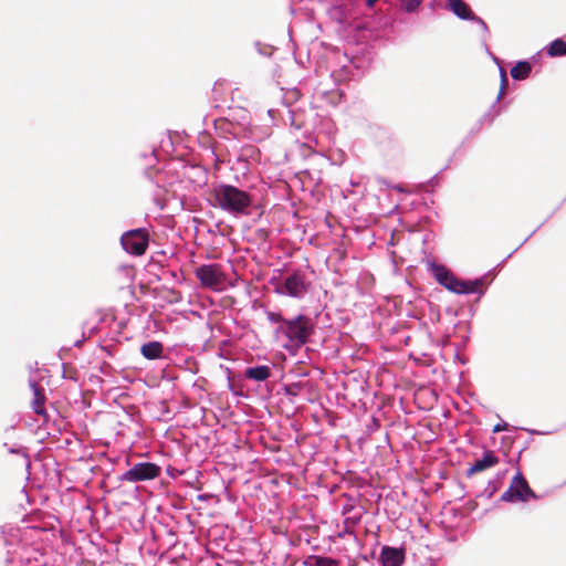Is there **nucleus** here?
Returning a JSON list of instances; mask_svg holds the SVG:
<instances>
[{
    "mask_svg": "<svg viewBox=\"0 0 566 566\" xmlns=\"http://www.w3.org/2000/svg\"><path fill=\"white\" fill-rule=\"evenodd\" d=\"M214 206L234 217L248 216L252 196L235 186L220 184L213 188Z\"/></svg>",
    "mask_w": 566,
    "mask_h": 566,
    "instance_id": "obj_1",
    "label": "nucleus"
},
{
    "mask_svg": "<svg viewBox=\"0 0 566 566\" xmlns=\"http://www.w3.org/2000/svg\"><path fill=\"white\" fill-rule=\"evenodd\" d=\"M275 332L287 338V343L283 345L285 349L289 352L297 350L308 342L313 333L312 319L300 314L284 322L282 326H277Z\"/></svg>",
    "mask_w": 566,
    "mask_h": 566,
    "instance_id": "obj_2",
    "label": "nucleus"
},
{
    "mask_svg": "<svg viewBox=\"0 0 566 566\" xmlns=\"http://www.w3.org/2000/svg\"><path fill=\"white\" fill-rule=\"evenodd\" d=\"M308 283L306 282L305 274L301 271H295L287 275L282 282L274 286V292L280 295H285L294 298H303L307 293Z\"/></svg>",
    "mask_w": 566,
    "mask_h": 566,
    "instance_id": "obj_3",
    "label": "nucleus"
},
{
    "mask_svg": "<svg viewBox=\"0 0 566 566\" xmlns=\"http://www.w3.org/2000/svg\"><path fill=\"white\" fill-rule=\"evenodd\" d=\"M148 244L149 234L144 228L128 230L120 237L122 248L132 255H143L146 252Z\"/></svg>",
    "mask_w": 566,
    "mask_h": 566,
    "instance_id": "obj_4",
    "label": "nucleus"
},
{
    "mask_svg": "<svg viewBox=\"0 0 566 566\" xmlns=\"http://www.w3.org/2000/svg\"><path fill=\"white\" fill-rule=\"evenodd\" d=\"M530 499H537V495L530 488L522 473L517 472L512 480L511 486L501 495V500L504 502H526Z\"/></svg>",
    "mask_w": 566,
    "mask_h": 566,
    "instance_id": "obj_5",
    "label": "nucleus"
},
{
    "mask_svg": "<svg viewBox=\"0 0 566 566\" xmlns=\"http://www.w3.org/2000/svg\"><path fill=\"white\" fill-rule=\"evenodd\" d=\"M160 474V467L151 462H140L124 472L119 480L123 482H140L153 480Z\"/></svg>",
    "mask_w": 566,
    "mask_h": 566,
    "instance_id": "obj_6",
    "label": "nucleus"
},
{
    "mask_svg": "<svg viewBox=\"0 0 566 566\" xmlns=\"http://www.w3.org/2000/svg\"><path fill=\"white\" fill-rule=\"evenodd\" d=\"M196 276L201 285L218 291L221 289L224 276L218 264H202L196 269Z\"/></svg>",
    "mask_w": 566,
    "mask_h": 566,
    "instance_id": "obj_7",
    "label": "nucleus"
},
{
    "mask_svg": "<svg viewBox=\"0 0 566 566\" xmlns=\"http://www.w3.org/2000/svg\"><path fill=\"white\" fill-rule=\"evenodd\" d=\"M448 8L461 20H469L478 23L485 35L489 34L486 23L478 15H475L470 6L463 0H449Z\"/></svg>",
    "mask_w": 566,
    "mask_h": 566,
    "instance_id": "obj_8",
    "label": "nucleus"
},
{
    "mask_svg": "<svg viewBox=\"0 0 566 566\" xmlns=\"http://www.w3.org/2000/svg\"><path fill=\"white\" fill-rule=\"evenodd\" d=\"M405 553L401 548L384 546L380 553L381 566H401Z\"/></svg>",
    "mask_w": 566,
    "mask_h": 566,
    "instance_id": "obj_9",
    "label": "nucleus"
},
{
    "mask_svg": "<svg viewBox=\"0 0 566 566\" xmlns=\"http://www.w3.org/2000/svg\"><path fill=\"white\" fill-rule=\"evenodd\" d=\"M499 462L497 457L492 451H486L482 459L476 460L475 463L468 470V476H471L478 472L484 471Z\"/></svg>",
    "mask_w": 566,
    "mask_h": 566,
    "instance_id": "obj_10",
    "label": "nucleus"
},
{
    "mask_svg": "<svg viewBox=\"0 0 566 566\" xmlns=\"http://www.w3.org/2000/svg\"><path fill=\"white\" fill-rule=\"evenodd\" d=\"M142 355L149 360L158 359L163 357L164 345L160 342L151 340L145 343L140 348Z\"/></svg>",
    "mask_w": 566,
    "mask_h": 566,
    "instance_id": "obj_11",
    "label": "nucleus"
},
{
    "mask_svg": "<svg viewBox=\"0 0 566 566\" xmlns=\"http://www.w3.org/2000/svg\"><path fill=\"white\" fill-rule=\"evenodd\" d=\"M30 387H31V389L33 391V396H34L33 401H32V409L36 415L44 416L45 409L43 407V403L45 400V396H44L43 389H41L38 386V384L33 380L30 381Z\"/></svg>",
    "mask_w": 566,
    "mask_h": 566,
    "instance_id": "obj_12",
    "label": "nucleus"
},
{
    "mask_svg": "<svg viewBox=\"0 0 566 566\" xmlns=\"http://www.w3.org/2000/svg\"><path fill=\"white\" fill-rule=\"evenodd\" d=\"M244 376L251 380L264 381L271 376V368L266 365L248 367L244 371Z\"/></svg>",
    "mask_w": 566,
    "mask_h": 566,
    "instance_id": "obj_13",
    "label": "nucleus"
},
{
    "mask_svg": "<svg viewBox=\"0 0 566 566\" xmlns=\"http://www.w3.org/2000/svg\"><path fill=\"white\" fill-rule=\"evenodd\" d=\"M268 114L272 118V120H275L277 117H281L285 122L289 118L291 120V125L296 126V128L301 127V125L296 124L294 120V112L290 108V101H284L283 112L275 108H269Z\"/></svg>",
    "mask_w": 566,
    "mask_h": 566,
    "instance_id": "obj_14",
    "label": "nucleus"
},
{
    "mask_svg": "<svg viewBox=\"0 0 566 566\" xmlns=\"http://www.w3.org/2000/svg\"><path fill=\"white\" fill-rule=\"evenodd\" d=\"M532 72V65L527 61H520L511 69V76L515 81H522L528 77Z\"/></svg>",
    "mask_w": 566,
    "mask_h": 566,
    "instance_id": "obj_15",
    "label": "nucleus"
},
{
    "mask_svg": "<svg viewBox=\"0 0 566 566\" xmlns=\"http://www.w3.org/2000/svg\"><path fill=\"white\" fill-rule=\"evenodd\" d=\"M464 290L465 294L478 293L479 295H483L485 293L484 286L486 285V276H481L474 280H464Z\"/></svg>",
    "mask_w": 566,
    "mask_h": 566,
    "instance_id": "obj_16",
    "label": "nucleus"
},
{
    "mask_svg": "<svg viewBox=\"0 0 566 566\" xmlns=\"http://www.w3.org/2000/svg\"><path fill=\"white\" fill-rule=\"evenodd\" d=\"M304 566H338V562L332 557L311 555L303 562Z\"/></svg>",
    "mask_w": 566,
    "mask_h": 566,
    "instance_id": "obj_17",
    "label": "nucleus"
},
{
    "mask_svg": "<svg viewBox=\"0 0 566 566\" xmlns=\"http://www.w3.org/2000/svg\"><path fill=\"white\" fill-rule=\"evenodd\" d=\"M547 54L552 57L566 55V42L562 39H556L547 48Z\"/></svg>",
    "mask_w": 566,
    "mask_h": 566,
    "instance_id": "obj_18",
    "label": "nucleus"
},
{
    "mask_svg": "<svg viewBox=\"0 0 566 566\" xmlns=\"http://www.w3.org/2000/svg\"><path fill=\"white\" fill-rule=\"evenodd\" d=\"M432 273L439 284L443 282V280L447 279V276L451 273L444 265L442 264H432Z\"/></svg>",
    "mask_w": 566,
    "mask_h": 566,
    "instance_id": "obj_19",
    "label": "nucleus"
},
{
    "mask_svg": "<svg viewBox=\"0 0 566 566\" xmlns=\"http://www.w3.org/2000/svg\"><path fill=\"white\" fill-rule=\"evenodd\" d=\"M304 385L302 382H292L284 386V394L289 397H295L300 395Z\"/></svg>",
    "mask_w": 566,
    "mask_h": 566,
    "instance_id": "obj_20",
    "label": "nucleus"
},
{
    "mask_svg": "<svg viewBox=\"0 0 566 566\" xmlns=\"http://www.w3.org/2000/svg\"><path fill=\"white\" fill-rule=\"evenodd\" d=\"M265 315L270 323L277 324V326H282L284 322L287 321V318H284L280 312L266 311Z\"/></svg>",
    "mask_w": 566,
    "mask_h": 566,
    "instance_id": "obj_21",
    "label": "nucleus"
},
{
    "mask_svg": "<svg viewBox=\"0 0 566 566\" xmlns=\"http://www.w3.org/2000/svg\"><path fill=\"white\" fill-rule=\"evenodd\" d=\"M424 0H401L403 9L408 13L416 12Z\"/></svg>",
    "mask_w": 566,
    "mask_h": 566,
    "instance_id": "obj_22",
    "label": "nucleus"
},
{
    "mask_svg": "<svg viewBox=\"0 0 566 566\" xmlns=\"http://www.w3.org/2000/svg\"><path fill=\"white\" fill-rule=\"evenodd\" d=\"M464 280H460L455 276L451 292L455 294H465L467 290H464Z\"/></svg>",
    "mask_w": 566,
    "mask_h": 566,
    "instance_id": "obj_23",
    "label": "nucleus"
},
{
    "mask_svg": "<svg viewBox=\"0 0 566 566\" xmlns=\"http://www.w3.org/2000/svg\"><path fill=\"white\" fill-rule=\"evenodd\" d=\"M454 279H455V275L451 272L446 280H443V282L440 284L442 285L444 289H447L448 291L451 292L452 290V286H453V283H454Z\"/></svg>",
    "mask_w": 566,
    "mask_h": 566,
    "instance_id": "obj_24",
    "label": "nucleus"
},
{
    "mask_svg": "<svg viewBox=\"0 0 566 566\" xmlns=\"http://www.w3.org/2000/svg\"><path fill=\"white\" fill-rule=\"evenodd\" d=\"M501 71V82H502V85H501V91H500V94L497 96V99L501 98V95L503 93V90H504V84L507 82V77H506V73L503 69L500 70Z\"/></svg>",
    "mask_w": 566,
    "mask_h": 566,
    "instance_id": "obj_25",
    "label": "nucleus"
},
{
    "mask_svg": "<svg viewBox=\"0 0 566 566\" xmlns=\"http://www.w3.org/2000/svg\"><path fill=\"white\" fill-rule=\"evenodd\" d=\"M8 451L11 454H20L27 458L25 452L21 448H9Z\"/></svg>",
    "mask_w": 566,
    "mask_h": 566,
    "instance_id": "obj_26",
    "label": "nucleus"
},
{
    "mask_svg": "<svg viewBox=\"0 0 566 566\" xmlns=\"http://www.w3.org/2000/svg\"><path fill=\"white\" fill-rule=\"evenodd\" d=\"M507 429V423L506 422H502V423H496L493 428V432H500L502 430H506Z\"/></svg>",
    "mask_w": 566,
    "mask_h": 566,
    "instance_id": "obj_27",
    "label": "nucleus"
},
{
    "mask_svg": "<svg viewBox=\"0 0 566 566\" xmlns=\"http://www.w3.org/2000/svg\"><path fill=\"white\" fill-rule=\"evenodd\" d=\"M289 95H290L289 96L290 99H296L298 96V93L296 91H292L289 93Z\"/></svg>",
    "mask_w": 566,
    "mask_h": 566,
    "instance_id": "obj_28",
    "label": "nucleus"
},
{
    "mask_svg": "<svg viewBox=\"0 0 566 566\" xmlns=\"http://www.w3.org/2000/svg\"><path fill=\"white\" fill-rule=\"evenodd\" d=\"M378 0H366V6L373 8Z\"/></svg>",
    "mask_w": 566,
    "mask_h": 566,
    "instance_id": "obj_29",
    "label": "nucleus"
},
{
    "mask_svg": "<svg viewBox=\"0 0 566 566\" xmlns=\"http://www.w3.org/2000/svg\"><path fill=\"white\" fill-rule=\"evenodd\" d=\"M493 117H494V116H491V117H490V114L488 113V114H485V115L482 117V120H489V123H491V122L493 120Z\"/></svg>",
    "mask_w": 566,
    "mask_h": 566,
    "instance_id": "obj_30",
    "label": "nucleus"
}]
</instances>
